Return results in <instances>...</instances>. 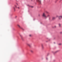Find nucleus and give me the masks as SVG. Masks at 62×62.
<instances>
[{"label":"nucleus","instance_id":"nucleus-1","mask_svg":"<svg viewBox=\"0 0 62 62\" xmlns=\"http://www.w3.org/2000/svg\"><path fill=\"white\" fill-rule=\"evenodd\" d=\"M42 16L43 17H44L45 19H46V18H47V16H46V15H45V13H43Z\"/></svg>","mask_w":62,"mask_h":62},{"label":"nucleus","instance_id":"nucleus-2","mask_svg":"<svg viewBox=\"0 0 62 62\" xmlns=\"http://www.w3.org/2000/svg\"><path fill=\"white\" fill-rule=\"evenodd\" d=\"M17 26L19 27L20 28V29H22V30H23V27H21V26H20V25L18 24L17 25Z\"/></svg>","mask_w":62,"mask_h":62},{"label":"nucleus","instance_id":"nucleus-3","mask_svg":"<svg viewBox=\"0 0 62 62\" xmlns=\"http://www.w3.org/2000/svg\"><path fill=\"white\" fill-rule=\"evenodd\" d=\"M61 19H62V16H59V20H61Z\"/></svg>","mask_w":62,"mask_h":62},{"label":"nucleus","instance_id":"nucleus-4","mask_svg":"<svg viewBox=\"0 0 62 62\" xmlns=\"http://www.w3.org/2000/svg\"><path fill=\"white\" fill-rule=\"evenodd\" d=\"M37 1L40 4L41 3V1L40 0H37Z\"/></svg>","mask_w":62,"mask_h":62},{"label":"nucleus","instance_id":"nucleus-5","mask_svg":"<svg viewBox=\"0 0 62 62\" xmlns=\"http://www.w3.org/2000/svg\"><path fill=\"white\" fill-rule=\"evenodd\" d=\"M55 17H53L52 18V20H54L55 19Z\"/></svg>","mask_w":62,"mask_h":62},{"label":"nucleus","instance_id":"nucleus-6","mask_svg":"<svg viewBox=\"0 0 62 62\" xmlns=\"http://www.w3.org/2000/svg\"><path fill=\"white\" fill-rule=\"evenodd\" d=\"M59 25L60 27V26H61V24L59 23Z\"/></svg>","mask_w":62,"mask_h":62},{"label":"nucleus","instance_id":"nucleus-7","mask_svg":"<svg viewBox=\"0 0 62 62\" xmlns=\"http://www.w3.org/2000/svg\"><path fill=\"white\" fill-rule=\"evenodd\" d=\"M27 45L28 46H30V45L29 44H27Z\"/></svg>","mask_w":62,"mask_h":62},{"label":"nucleus","instance_id":"nucleus-8","mask_svg":"<svg viewBox=\"0 0 62 62\" xmlns=\"http://www.w3.org/2000/svg\"><path fill=\"white\" fill-rule=\"evenodd\" d=\"M41 46H42V48H44L43 45V44H42Z\"/></svg>","mask_w":62,"mask_h":62},{"label":"nucleus","instance_id":"nucleus-9","mask_svg":"<svg viewBox=\"0 0 62 62\" xmlns=\"http://www.w3.org/2000/svg\"><path fill=\"white\" fill-rule=\"evenodd\" d=\"M49 16H50V15H48L47 16H46V18H47V17H49Z\"/></svg>","mask_w":62,"mask_h":62},{"label":"nucleus","instance_id":"nucleus-10","mask_svg":"<svg viewBox=\"0 0 62 62\" xmlns=\"http://www.w3.org/2000/svg\"><path fill=\"white\" fill-rule=\"evenodd\" d=\"M31 53H33V50H31Z\"/></svg>","mask_w":62,"mask_h":62},{"label":"nucleus","instance_id":"nucleus-11","mask_svg":"<svg viewBox=\"0 0 62 62\" xmlns=\"http://www.w3.org/2000/svg\"><path fill=\"white\" fill-rule=\"evenodd\" d=\"M14 9L15 11V7H14Z\"/></svg>","mask_w":62,"mask_h":62},{"label":"nucleus","instance_id":"nucleus-12","mask_svg":"<svg viewBox=\"0 0 62 62\" xmlns=\"http://www.w3.org/2000/svg\"><path fill=\"white\" fill-rule=\"evenodd\" d=\"M59 45H62V44L61 43H60L59 44Z\"/></svg>","mask_w":62,"mask_h":62},{"label":"nucleus","instance_id":"nucleus-13","mask_svg":"<svg viewBox=\"0 0 62 62\" xmlns=\"http://www.w3.org/2000/svg\"><path fill=\"white\" fill-rule=\"evenodd\" d=\"M58 52V51H56L55 52V53H57Z\"/></svg>","mask_w":62,"mask_h":62},{"label":"nucleus","instance_id":"nucleus-14","mask_svg":"<svg viewBox=\"0 0 62 62\" xmlns=\"http://www.w3.org/2000/svg\"><path fill=\"white\" fill-rule=\"evenodd\" d=\"M15 6L16 8H17V6H16V5H15Z\"/></svg>","mask_w":62,"mask_h":62},{"label":"nucleus","instance_id":"nucleus-15","mask_svg":"<svg viewBox=\"0 0 62 62\" xmlns=\"http://www.w3.org/2000/svg\"><path fill=\"white\" fill-rule=\"evenodd\" d=\"M59 16H58L57 15L56 16V17L57 18V17H58Z\"/></svg>","mask_w":62,"mask_h":62},{"label":"nucleus","instance_id":"nucleus-16","mask_svg":"<svg viewBox=\"0 0 62 62\" xmlns=\"http://www.w3.org/2000/svg\"><path fill=\"white\" fill-rule=\"evenodd\" d=\"M60 34H62V32H60Z\"/></svg>","mask_w":62,"mask_h":62},{"label":"nucleus","instance_id":"nucleus-17","mask_svg":"<svg viewBox=\"0 0 62 62\" xmlns=\"http://www.w3.org/2000/svg\"><path fill=\"white\" fill-rule=\"evenodd\" d=\"M56 27V26H54V28H55Z\"/></svg>","mask_w":62,"mask_h":62},{"label":"nucleus","instance_id":"nucleus-18","mask_svg":"<svg viewBox=\"0 0 62 62\" xmlns=\"http://www.w3.org/2000/svg\"><path fill=\"white\" fill-rule=\"evenodd\" d=\"M29 36H30V37H31V35H30Z\"/></svg>","mask_w":62,"mask_h":62},{"label":"nucleus","instance_id":"nucleus-19","mask_svg":"<svg viewBox=\"0 0 62 62\" xmlns=\"http://www.w3.org/2000/svg\"><path fill=\"white\" fill-rule=\"evenodd\" d=\"M18 8L19 9V8H19V7H18Z\"/></svg>","mask_w":62,"mask_h":62},{"label":"nucleus","instance_id":"nucleus-20","mask_svg":"<svg viewBox=\"0 0 62 62\" xmlns=\"http://www.w3.org/2000/svg\"><path fill=\"white\" fill-rule=\"evenodd\" d=\"M17 17V16H16V18Z\"/></svg>","mask_w":62,"mask_h":62},{"label":"nucleus","instance_id":"nucleus-21","mask_svg":"<svg viewBox=\"0 0 62 62\" xmlns=\"http://www.w3.org/2000/svg\"><path fill=\"white\" fill-rule=\"evenodd\" d=\"M32 7V8H33V7Z\"/></svg>","mask_w":62,"mask_h":62},{"label":"nucleus","instance_id":"nucleus-22","mask_svg":"<svg viewBox=\"0 0 62 62\" xmlns=\"http://www.w3.org/2000/svg\"><path fill=\"white\" fill-rule=\"evenodd\" d=\"M31 1H32V0H31Z\"/></svg>","mask_w":62,"mask_h":62},{"label":"nucleus","instance_id":"nucleus-23","mask_svg":"<svg viewBox=\"0 0 62 62\" xmlns=\"http://www.w3.org/2000/svg\"><path fill=\"white\" fill-rule=\"evenodd\" d=\"M28 6H29V5H28Z\"/></svg>","mask_w":62,"mask_h":62}]
</instances>
